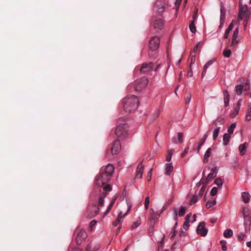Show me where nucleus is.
Returning a JSON list of instances; mask_svg holds the SVG:
<instances>
[{"mask_svg":"<svg viewBox=\"0 0 251 251\" xmlns=\"http://www.w3.org/2000/svg\"><path fill=\"white\" fill-rule=\"evenodd\" d=\"M198 9L196 8L193 14V21H196L198 18Z\"/></svg>","mask_w":251,"mask_h":251,"instance_id":"44","label":"nucleus"},{"mask_svg":"<svg viewBox=\"0 0 251 251\" xmlns=\"http://www.w3.org/2000/svg\"><path fill=\"white\" fill-rule=\"evenodd\" d=\"M217 191H218V188L216 187H213L210 192V194H211V196H215L217 193Z\"/></svg>","mask_w":251,"mask_h":251,"instance_id":"51","label":"nucleus"},{"mask_svg":"<svg viewBox=\"0 0 251 251\" xmlns=\"http://www.w3.org/2000/svg\"><path fill=\"white\" fill-rule=\"evenodd\" d=\"M176 230L175 229H172V231L171 232V233H170V238L171 239H173L175 237V236H176Z\"/></svg>","mask_w":251,"mask_h":251,"instance_id":"55","label":"nucleus"},{"mask_svg":"<svg viewBox=\"0 0 251 251\" xmlns=\"http://www.w3.org/2000/svg\"><path fill=\"white\" fill-rule=\"evenodd\" d=\"M191 99V95L190 94H187L185 98V103L188 104L190 102Z\"/></svg>","mask_w":251,"mask_h":251,"instance_id":"50","label":"nucleus"},{"mask_svg":"<svg viewBox=\"0 0 251 251\" xmlns=\"http://www.w3.org/2000/svg\"><path fill=\"white\" fill-rule=\"evenodd\" d=\"M165 166V174L170 175L173 170V164L172 163H166Z\"/></svg>","mask_w":251,"mask_h":251,"instance_id":"17","label":"nucleus"},{"mask_svg":"<svg viewBox=\"0 0 251 251\" xmlns=\"http://www.w3.org/2000/svg\"><path fill=\"white\" fill-rule=\"evenodd\" d=\"M107 194V193L106 192H102L99 197L98 203L97 204V206L98 207L100 206H102L103 205L104 199L106 196Z\"/></svg>","mask_w":251,"mask_h":251,"instance_id":"15","label":"nucleus"},{"mask_svg":"<svg viewBox=\"0 0 251 251\" xmlns=\"http://www.w3.org/2000/svg\"><path fill=\"white\" fill-rule=\"evenodd\" d=\"M214 61V60H209L204 66L203 70L202 72V78H203L204 75L206 74V70L207 69V68L213 63Z\"/></svg>","mask_w":251,"mask_h":251,"instance_id":"20","label":"nucleus"},{"mask_svg":"<svg viewBox=\"0 0 251 251\" xmlns=\"http://www.w3.org/2000/svg\"><path fill=\"white\" fill-rule=\"evenodd\" d=\"M233 27V22L232 21L229 24V25L228 28H227V29L230 31L232 29Z\"/></svg>","mask_w":251,"mask_h":251,"instance_id":"64","label":"nucleus"},{"mask_svg":"<svg viewBox=\"0 0 251 251\" xmlns=\"http://www.w3.org/2000/svg\"><path fill=\"white\" fill-rule=\"evenodd\" d=\"M206 186V185L203 184V186L201 188V189H200V190L199 191V197H201L202 196V195H203V193L204 192Z\"/></svg>","mask_w":251,"mask_h":251,"instance_id":"49","label":"nucleus"},{"mask_svg":"<svg viewBox=\"0 0 251 251\" xmlns=\"http://www.w3.org/2000/svg\"><path fill=\"white\" fill-rule=\"evenodd\" d=\"M225 106L227 107L229 105V94L227 90H225L224 93Z\"/></svg>","mask_w":251,"mask_h":251,"instance_id":"19","label":"nucleus"},{"mask_svg":"<svg viewBox=\"0 0 251 251\" xmlns=\"http://www.w3.org/2000/svg\"><path fill=\"white\" fill-rule=\"evenodd\" d=\"M160 45V39L158 36L152 37L149 43V54L152 57L151 52L157 50Z\"/></svg>","mask_w":251,"mask_h":251,"instance_id":"6","label":"nucleus"},{"mask_svg":"<svg viewBox=\"0 0 251 251\" xmlns=\"http://www.w3.org/2000/svg\"><path fill=\"white\" fill-rule=\"evenodd\" d=\"M99 212V207L97 206L96 203H94L92 206V209L89 210L87 217L91 219L96 216Z\"/></svg>","mask_w":251,"mask_h":251,"instance_id":"13","label":"nucleus"},{"mask_svg":"<svg viewBox=\"0 0 251 251\" xmlns=\"http://www.w3.org/2000/svg\"><path fill=\"white\" fill-rule=\"evenodd\" d=\"M154 8L158 13L161 14L165 9V2L162 0H157L154 6Z\"/></svg>","mask_w":251,"mask_h":251,"instance_id":"12","label":"nucleus"},{"mask_svg":"<svg viewBox=\"0 0 251 251\" xmlns=\"http://www.w3.org/2000/svg\"><path fill=\"white\" fill-rule=\"evenodd\" d=\"M247 148V143H244L241 144L239 147V150L241 155H243L245 153V151Z\"/></svg>","mask_w":251,"mask_h":251,"instance_id":"22","label":"nucleus"},{"mask_svg":"<svg viewBox=\"0 0 251 251\" xmlns=\"http://www.w3.org/2000/svg\"><path fill=\"white\" fill-rule=\"evenodd\" d=\"M177 136H178V143H181L183 141V133L181 132H178L177 133Z\"/></svg>","mask_w":251,"mask_h":251,"instance_id":"42","label":"nucleus"},{"mask_svg":"<svg viewBox=\"0 0 251 251\" xmlns=\"http://www.w3.org/2000/svg\"><path fill=\"white\" fill-rule=\"evenodd\" d=\"M144 170V166L142 164V162L140 163L138 165L136 169V178H141L143 175Z\"/></svg>","mask_w":251,"mask_h":251,"instance_id":"14","label":"nucleus"},{"mask_svg":"<svg viewBox=\"0 0 251 251\" xmlns=\"http://www.w3.org/2000/svg\"><path fill=\"white\" fill-rule=\"evenodd\" d=\"M173 153V150H170L168 151V154L166 156V161L170 162L171 160L172 156Z\"/></svg>","mask_w":251,"mask_h":251,"instance_id":"35","label":"nucleus"},{"mask_svg":"<svg viewBox=\"0 0 251 251\" xmlns=\"http://www.w3.org/2000/svg\"><path fill=\"white\" fill-rule=\"evenodd\" d=\"M182 0H176L175 2V5L176 8L178 9L179 8V6Z\"/></svg>","mask_w":251,"mask_h":251,"instance_id":"60","label":"nucleus"},{"mask_svg":"<svg viewBox=\"0 0 251 251\" xmlns=\"http://www.w3.org/2000/svg\"><path fill=\"white\" fill-rule=\"evenodd\" d=\"M164 23L161 19L156 20L153 24L154 28L156 29H161L163 27Z\"/></svg>","mask_w":251,"mask_h":251,"instance_id":"16","label":"nucleus"},{"mask_svg":"<svg viewBox=\"0 0 251 251\" xmlns=\"http://www.w3.org/2000/svg\"><path fill=\"white\" fill-rule=\"evenodd\" d=\"M120 119L118 121L119 125L115 130V134L118 137H124L127 133L128 126L126 124H121Z\"/></svg>","mask_w":251,"mask_h":251,"instance_id":"7","label":"nucleus"},{"mask_svg":"<svg viewBox=\"0 0 251 251\" xmlns=\"http://www.w3.org/2000/svg\"><path fill=\"white\" fill-rule=\"evenodd\" d=\"M186 210V208L185 207L181 206L180 207V209L179 211L178 215L180 217L183 216L185 214Z\"/></svg>","mask_w":251,"mask_h":251,"instance_id":"40","label":"nucleus"},{"mask_svg":"<svg viewBox=\"0 0 251 251\" xmlns=\"http://www.w3.org/2000/svg\"><path fill=\"white\" fill-rule=\"evenodd\" d=\"M189 147H187L185 149V150H184V151L183 152V153H181V157H184V155H185V154L188 152V151H189Z\"/></svg>","mask_w":251,"mask_h":251,"instance_id":"58","label":"nucleus"},{"mask_svg":"<svg viewBox=\"0 0 251 251\" xmlns=\"http://www.w3.org/2000/svg\"><path fill=\"white\" fill-rule=\"evenodd\" d=\"M214 183L216 185L220 187L222 186L223 181L220 178H218L215 179Z\"/></svg>","mask_w":251,"mask_h":251,"instance_id":"38","label":"nucleus"},{"mask_svg":"<svg viewBox=\"0 0 251 251\" xmlns=\"http://www.w3.org/2000/svg\"><path fill=\"white\" fill-rule=\"evenodd\" d=\"M116 200V198H114L112 200V201H111L110 203L109 204L107 210L105 211V212L104 213V216H106L109 212V211L111 209L112 207H113V206Z\"/></svg>","mask_w":251,"mask_h":251,"instance_id":"25","label":"nucleus"},{"mask_svg":"<svg viewBox=\"0 0 251 251\" xmlns=\"http://www.w3.org/2000/svg\"><path fill=\"white\" fill-rule=\"evenodd\" d=\"M99 248L98 247H95L92 249V246L91 244L87 245L86 247V251H97Z\"/></svg>","mask_w":251,"mask_h":251,"instance_id":"34","label":"nucleus"},{"mask_svg":"<svg viewBox=\"0 0 251 251\" xmlns=\"http://www.w3.org/2000/svg\"><path fill=\"white\" fill-rule=\"evenodd\" d=\"M183 226L185 230H187L189 227V223L188 222H185L183 224Z\"/></svg>","mask_w":251,"mask_h":251,"instance_id":"59","label":"nucleus"},{"mask_svg":"<svg viewBox=\"0 0 251 251\" xmlns=\"http://www.w3.org/2000/svg\"><path fill=\"white\" fill-rule=\"evenodd\" d=\"M212 151L211 148H208L204 153L203 157V161L204 163H207L208 161V158L210 156L211 152Z\"/></svg>","mask_w":251,"mask_h":251,"instance_id":"21","label":"nucleus"},{"mask_svg":"<svg viewBox=\"0 0 251 251\" xmlns=\"http://www.w3.org/2000/svg\"><path fill=\"white\" fill-rule=\"evenodd\" d=\"M130 208H131V207H130V206H129L128 207L126 212L125 214H124V215L122 214V212H120L117 218L120 219H121L122 218H123V217H125V216H126L127 214V213L129 212V211H130Z\"/></svg>","mask_w":251,"mask_h":251,"instance_id":"46","label":"nucleus"},{"mask_svg":"<svg viewBox=\"0 0 251 251\" xmlns=\"http://www.w3.org/2000/svg\"><path fill=\"white\" fill-rule=\"evenodd\" d=\"M195 21H191L189 23V28L190 31L195 33L196 32V27L195 25Z\"/></svg>","mask_w":251,"mask_h":251,"instance_id":"26","label":"nucleus"},{"mask_svg":"<svg viewBox=\"0 0 251 251\" xmlns=\"http://www.w3.org/2000/svg\"><path fill=\"white\" fill-rule=\"evenodd\" d=\"M238 33H239V28H238V27H237L234 31L232 36L238 37Z\"/></svg>","mask_w":251,"mask_h":251,"instance_id":"61","label":"nucleus"},{"mask_svg":"<svg viewBox=\"0 0 251 251\" xmlns=\"http://www.w3.org/2000/svg\"><path fill=\"white\" fill-rule=\"evenodd\" d=\"M220 130V127H217L213 131V138L214 140H216L218 136L219 132Z\"/></svg>","mask_w":251,"mask_h":251,"instance_id":"33","label":"nucleus"},{"mask_svg":"<svg viewBox=\"0 0 251 251\" xmlns=\"http://www.w3.org/2000/svg\"><path fill=\"white\" fill-rule=\"evenodd\" d=\"M152 172V169H151L148 174L147 179H148V181H151V179Z\"/></svg>","mask_w":251,"mask_h":251,"instance_id":"54","label":"nucleus"},{"mask_svg":"<svg viewBox=\"0 0 251 251\" xmlns=\"http://www.w3.org/2000/svg\"><path fill=\"white\" fill-rule=\"evenodd\" d=\"M226 17V12H225V9L224 7L222 5L221 6V21H224Z\"/></svg>","mask_w":251,"mask_h":251,"instance_id":"28","label":"nucleus"},{"mask_svg":"<svg viewBox=\"0 0 251 251\" xmlns=\"http://www.w3.org/2000/svg\"><path fill=\"white\" fill-rule=\"evenodd\" d=\"M97 222L96 220L92 221L90 223V230L91 231L93 230V227L96 225Z\"/></svg>","mask_w":251,"mask_h":251,"instance_id":"53","label":"nucleus"},{"mask_svg":"<svg viewBox=\"0 0 251 251\" xmlns=\"http://www.w3.org/2000/svg\"><path fill=\"white\" fill-rule=\"evenodd\" d=\"M121 219L117 218L116 220L113 222V225L114 226H117L118 224H121Z\"/></svg>","mask_w":251,"mask_h":251,"instance_id":"56","label":"nucleus"},{"mask_svg":"<svg viewBox=\"0 0 251 251\" xmlns=\"http://www.w3.org/2000/svg\"><path fill=\"white\" fill-rule=\"evenodd\" d=\"M198 201V196L197 195H194L192 197L190 201V204L192 205Z\"/></svg>","mask_w":251,"mask_h":251,"instance_id":"43","label":"nucleus"},{"mask_svg":"<svg viewBox=\"0 0 251 251\" xmlns=\"http://www.w3.org/2000/svg\"><path fill=\"white\" fill-rule=\"evenodd\" d=\"M245 236V235L244 233H241L238 235V239L239 241H242L243 240Z\"/></svg>","mask_w":251,"mask_h":251,"instance_id":"57","label":"nucleus"},{"mask_svg":"<svg viewBox=\"0 0 251 251\" xmlns=\"http://www.w3.org/2000/svg\"><path fill=\"white\" fill-rule=\"evenodd\" d=\"M74 235L75 236L76 243L78 245L81 244L87 237L86 232L78 227L76 228Z\"/></svg>","mask_w":251,"mask_h":251,"instance_id":"4","label":"nucleus"},{"mask_svg":"<svg viewBox=\"0 0 251 251\" xmlns=\"http://www.w3.org/2000/svg\"><path fill=\"white\" fill-rule=\"evenodd\" d=\"M237 37L232 36V41L230 47L232 49L235 48L239 43V41L237 40Z\"/></svg>","mask_w":251,"mask_h":251,"instance_id":"23","label":"nucleus"},{"mask_svg":"<svg viewBox=\"0 0 251 251\" xmlns=\"http://www.w3.org/2000/svg\"><path fill=\"white\" fill-rule=\"evenodd\" d=\"M242 197L243 201L245 203H247L250 201V195L248 193L243 192L242 194Z\"/></svg>","mask_w":251,"mask_h":251,"instance_id":"27","label":"nucleus"},{"mask_svg":"<svg viewBox=\"0 0 251 251\" xmlns=\"http://www.w3.org/2000/svg\"><path fill=\"white\" fill-rule=\"evenodd\" d=\"M141 224L140 220H138L135 222H134L131 226V228L135 229L136 228L140 225Z\"/></svg>","mask_w":251,"mask_h":251,"instance_id":"45","label":"nucleus"},{"mask_svg":"<svg viewBox=\"0 0 251 251\" xmlns=\"http://www.w3.org/2000/svg\"><path fill=\"white\" fill-rule=\"evenodd\" d=\"M155 219V215L154 214V212L152 209L151 210V211L150 212V216L149 218V221L150 222H152L153 220H154Z\"/></svg>","mask_w":251,"mask_h":251,"instance_id":"48","label":"nucleus"},{"mask_svg":"<svg viewBox=\"0 0 251 251\" xmlns=\"http://www.w3.org/2000/svg\"><path fill=\"white\" fill-rule=\"evenodd\" d=\"M236 125L235 123L232 124L230 126L228 127L227 132L229 135L232 134L233 133L234 130L236 127Z\"/></svg>","mask_w":251,"mask_h":251,"instance_id":"30","label":"nucleus"},{"mask_svg":"<svg viewBox=\"0 0 251 251\" xmlns=\"http://www.w3.org/2000/svg\"><path fill=\"white\" fill-rule=\"evenodd\" d=\"M114 168L111 164L101 168L99 174L96 177L95 184L96 186L101 187L106 184L110 179L114 172Z\"/></svg>","mask_w":251,"mask_h":251,"instance_id":"1","label":"nucleus"},{"mask_svg":"<svg viewBox=\"0 0 251 251\" xmlns=\"http://www.w3.org/2000/svg\"><path fill=\"white\" fill-rule=\"evenodd\" d=\"M216 203V200L208 201L206 203V207L207 208H209L215 205Z\"/></svg>","mask_w":251,"mask_h":251,"instance_id":"31","label":"nucleus"},{"mask_svg":"<svg viewBox=\"0 0 251 251\" xmlns=\"http://www.w3.org/2000/svg\"><path fill=\"white\" fill-rule=\"evenodd\" d=\"M251 14V10L247 5L242 4V1H240L239 10L237 22L239 23L240 21L244 20L243 25L245 29H246Z\"/></svg>","mask_w":251,"mask_h":251,"instance_id":"3","label":"nucleus"},{"mask_svg":"<svg viewBox=\"0 0 251 251\" xmlns=\"http://www.w3.org/2000/svg\"><path fill=\"white\" fill-rule=\"evenodd\" d=\"M121 150V146L120 141L118 140H115L112 144L111 148V153L113 154H117Z\"/></svg>","mask_w":251,"mask_h":251,"instance_id":"11","label":"nucleus"},{"mask_svg":"<svg viewBox=\"0 0 251 251\" xmlns=\"http://www.w3.org/2000/svg\"><path fill=\"white\" fill-rule=\"evenodd\" d=\"M232 235L233 232L230 229H226L224 233V236L226 238H229L231 237Z\"/></svg>","mask_w":251,"mask_h":251,"instance_id":"29","label":"nucleus"},{"mask_svg":"<svg viewBox=\"0 0 251 251\" xmlns=\"http://www.w3.org/2000/svg\"><path fill=\"white\" fill-rule=\"evenodd\" d=\"M217 172L218 170L217 168H213L211 169V172L208 174L207 177L206 178H202L200 182L204 185H207L210 181L216 177Z\"/></svg>","mask_w":251,"mask_h":251,"instance_id":"8","label":"nucleus"},{"mask_svg":"<svg viewBox=\"0 0 251 251\" xmlns=\"http://www.w3.org/2000/svg\"><path fill=\"white\" fill-rule=\"evenodd\" d=\"M153 69V64L152 62L143 63L140 68V71L142 74H148Z\"/></svg>","mask_w":251,"mask_h":251,"instance_id":"9","label":"nucleus"},{"mask_svg":"<svg viewBox=\"0 0 251 251\" xmlns=\"http://www.w3.org/2000/svg\"><path fill=\"white\" fill-rule=\"evenodd\" d=\"M231 53V51L229 49H226L223 51V54L225 57H229Z\"/></svg>","mask_w":251,"mask_h":251,"instance_id":"36","label":"nucleus"},{"mask_svg":"<svg viewBox=\"0 0 251 251\" xmlns=\"http://www.w3.org/2000/svg\"><path fill=\"white\" fill-rule=\"evenodd\" d=\"M249 108L248 110V112L246 116V120L249 121L251 120V104L249 105Z\"/></svg>","mask_w":251,"mask_h":251,"instance_id":"32","label":"nucleus"},{"mask_svg":"<svg viewBox=\"0 0 251 251\" xmlns=\"http://www.w3.org/2000/svg\"><path fill=\"white\" fill-rule=\"evenodd\" d=\"M229 32H230V31L226 29L225 31V33L224 34V38L227 39L228 38V34Z\"/></svg>","mask_w":251,"mask_h":251,"instance_id":"63","label":"nucleus"},{"mask_svg":"<svg viewBox=\"0 0 251 251\" xmlns=\"http://www.w3.org/2000/svg\"><path fill=\"white\" fill-rule=\"evenodd\" d=\"M151 54H152V57H151L149 55V57L150 58H154L156 57V55H157V51L156 50H155V51H153V52H151Z\"/></svg>","mask_w":251,"mask_h":251,"instance_id":"62","label":"nucleus"},{"mask_svg":"<svg viewBox=\"0 0 251 251\" xmlns=\"http://www.w3.org/2000/svg\"><path fill=\"white\" fill-rule=\"evenodd\" d=\"M230 139V135L228 133H225L223 136V145L226 146Z\"/></svg>","mask_w":251,"mask_h":251,"instance_id":"24","label":"nucleus"},{"mask_svg":"<svg viewBox=\"0 0 251 251\" xmlns=\"http://www.w3.org/2000/svg\"><path fill=\"white\" fill-rule=\"evenodd\" d=\"M224 120L222 118H218L216 120L213 121L212 124L214 126H217L218 123H219L220 125L224 124Z\"/></svg>","mask_w":251,"mask_h":251,"instance_id":"41","label":"nucleus"},{"mask_svg":"<svg viewBox=\"0 0 251 251\" xmlns=\"http://www.w3.org/2000/svg\"><path fill=\"white\" fill-rule=\"evenodd\" d=\"M150 203V198L149 197H147L145 201V207L146 209L149 208V205Z\"/></svg>","mask_w":251,"mask_h":251,"instance_id":"52","label":"nucleus"},{"mask_svg":"<svg viewBox=\"0 0 251 251\" xmlns=\"http://www.w3.org/2000/svg\"><path fill=\"white\" fill-rule=\"evenodd\" d=\"M205 224L204 222H201L197 228V233L201 236H206L208 232V230L205 228Z\"/></svg>","mask_w":251,"mask_h":251,"instance_id":"10","label":"nucleus"},{"mask_svg":"<svg viewBox=\"0 0 251 251\" xmlns=\"http://www.w3.org/2000/svg\"><path fill=\"white\" fill-rule=\"evenodd\" d=\"M139 100L134 95L128 96L123 100L124 110L127 113L134 112L138 105Z\"/></svg>","mask_w":251,"mask_h":251,"instance_id":"2","label":"nucleus"},{"mask_svg":"<svg viewBox=\"0 0 251 251\" xmlns=\"http://www.w3.org/2000/svg\"><path fill=\"white\" fill-rule=\"evenodd\" d=\"M148 83V79L146 77H143L135 81L133 86L135 91H141L146 88Z\"/></svg>","mask_w":251,"mask_h":251,"instance_id":"5","label":"nucleus"},{"mask_svg":"<svg viewBox=\"0 0 251 251\" xmlns=\"http://www.w3.org/2000/svg\"><path fill=\"white\" fill-rule=\"evenodd\" d=\"M245 209L244 210V212H245ZM243 214L244 217V225L246 228L248 226H250L251 224V218L249 215H246L245 213Z\"/></svg>","mask_w":251,"mask_h":251,"instance_id":"18","label":"nucleus"},{"mask_svg":"<svg viewBox=\"0 0 251 251\" xmlns=\"http://www.w3.org/2000/svg\"><path fill=\"white\" fill-rule=\"evenodd\" d=\"M111 190V186L109 184H106L103 187L104 191L103 192H106L107 193V191H110Z\"/></svg>","mask_w":251,"mask_h":251,"instance_id":"47","label":"nucleus"},{"mask_svg":"<svg viewBox=\"0 0 251 251\" xmlns=\"http://www.w3.org/2000/svg\"><path fill=\"white\" fill-rule=\"evenodd\" d=\"M243 86L240 85H237L236 87V92L237 95H241L243 91Z\"/></svg>","mask_w":251,"mask_h":251,"instance_id":"37","label":"nucleus"},{"mask_svg":"<svg viewBox=\"0 0 251 251\" xmlns=\"http://www.w3.org/2000/svg\"><path fill=\"white\" fill-rule=\"evenodd\" d=\"M240 108L238 107H235L234 109V111L231 113V117H235L239 113Z\"/></svg>","mask_w":251,"mask_h":251,"instance_id":"39","label":"nucleus"}]
</instances>
